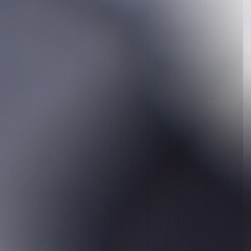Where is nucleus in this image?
Instances as JSON below:
<instances>
[{
    "label": "nucleus",
    "instance_id": "nucleus-1",
    "mask_svg": "<svg viewBox=\"0 0 251 251\" xmlns=\"http://www.w3.org/2000/svg\"><path fill=\"white\" fill-rule=\"evenodd\" d=\"M247 220H251V219H247Z\"/></svg>",
    "mask_w": 251,
    "mask_h": 251
},
{
    "label": "nucleus",
    "instance_id": "nucleus-2",
    "mask_svg": "<svg viewBox=\"0 0 251 251\" xmlns=\"http://www.w3.org/2000/svg\"><path fill=\"white\" fill-rule=\"evenodd\" d=\"M247 220H251V219H247Z\"/></svg>",
    "mask_w": 251,
    "mask_h": 251
},
{
    "label": "nucleus",
    "instance_id": "nucleus-3",
    "mask_svg": "<svg viewBox=\"0 0 251 251\" xmlns=\"http://www.w3.org/2000/svg\"><path fill=\"white\" fill-rule=\"evenodd\" d=\"M247 220H251V219H247Z\"/></svg>",
    "mask_w": 251,
    "mask_h": 251
},
{
    "label": "nucleus",
    "instance_id": "nucleus-4",
    "mask_svg": "<svg viewBox=\"0 0 251 251\" xmlns=\"http://www.w3.org/2000/svg\"><path fill=\"white\" fill-rule=\"evenodd\" d=\"M247 220H251V219H247Z\"/></svg>",
    "mask_w": 251,
    "mask_h": 251
},
{
    "label": "nucleus",
    "instance_id": "nucleus-5",
    "mask_svg": "<svg viewBox=\"0 0 251 251\" xmlns=\"http://www.w3.org/2000/svg\"><path fill=\"white\" fill-rule=\"evenodd\" d=\"M249 205L251 206V203H249Z\"/></svg>",
    "mask_w": 251,
    "mask_h": 251
}]
</instances>
